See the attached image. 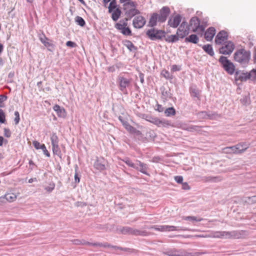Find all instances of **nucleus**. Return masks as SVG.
Listing matches in <instances>:
<instances>
[{"instance_id": "nucleus-1", "label": "nucleus", "mask_w": 256, "mask_h": 256, "mask_svg": "<svg viewBox=\"0 0 256 256\" xmlns=\"http://www.w3.org/2000/svg\"><path fill=\"white\" fill-rule=\"evenodd\" d=\"M235 61L241 64H246L248 63L250 58V52L244 48L237 50L234 54Z\"/></svg>"}, {"instance_id": "nucleus-2", "label": "nucleus", "mask_w": 256, "mask_h": 256, "mask_svg": "<svg viewBox=\"0 0 256 256\" xmlns=\"http://www.w3.org/2000/svg\"><path fill=\"white\" fill-rule=\"evenodd\" d=\"M136 6L137 4L136 2H132L130 4L122 5L125 15L126 16L125 18L126 21H128L134 16L140 13V12L136 8Z\"/></svg>"}, {"instance_id": "nucleus-3", "label": "nucleus", "mask_w": 256, "mask_h": 256, "mask_svg": "<svg viewBox=\"0 0 256 256\" xmlns=\"http://www.w3.org/2000/svg\"><path fill=\"white\" fill-rule=\"evenodd\" d=\"M146 35L150 40H161L162 38L165 37L166 32L163 30L152 28L146 31Z\"/></svg>"}, {"instance_id": "nucleus-4", "label": "nucleus", "mask_w": 256, "mask_h": 256, "mask_svg": "<svg viewBox=\"0 0 256 256\" xmlns=\"http://www.w3.org/2000/svg\"><path fill=\"white\" fill-rule=\"evenodd\" d=\"M219 62L222 65L224 69L230 74H232L235 70V66L233 63L228 60L226 57L220 56Z\"/></svg>"}, {"instance_id": "nucleus-5", "label": "nucleus", "mask_w": 256, "mask_h": 256, "mask_svg": "<svg viewBox=\"0 0 256 256\" xmlns=\"http://www.w3.org/2000/svg\"><path fill=\"white\" fill-rule=\"evenodd\" d=\"M194 32L202 34L205 29L203 25L200 24V20L197 17H192L190 22V26Z\"/></svg>"}, {"instance_id": "nucleus-6", "label": "nucleus", "mask_w": 256, "mask_h": 256, "mask_svg": "<svg viewBox=\"0 0 256 256\" xmlns=\"http://www.w3.org/2000/svg\"><path fill=\"white\" fill-rule=\"evenodd\" d=\"M119 84V89L124 94H127L128 92L127 88L130 86L131 78H126L124 76H119L118 78Z\"/></svg>"}, {"instance_id": "nucleus-7", "label": "nucleus", "mask_w": 256, "mask_h": 256, "mask_svg": "<svg viewBox=\"0 0 256 256\" xmlns=\"http://www.w3.org/2000/svg\"><path fill=\"white\" fill-rule=\"evenodd\" d=\"M120 232L124 234H132L134 236H148V232L145 230H140L129 226L123 227L120 229Z\"/></svg>"}, {"instance_id": "nucleus-8", "label": "nucleus", "mask_w": 256, "mask_h": 256, "mask_svg": "<svg viewBox=\"0 0 256 256\" xmlns=\"http://www.w3.org/2000/svg\"><path fill=\"white\" fill-rule=\"evenodd\" d=\"M94 168L100 172L106 170L110 167L108 161L102 157H96V160L94 164Z\"/></svg>"}, {"instance_id": "nucleus-9", "label": "nucleus", "mask_w": 256, "mask_h": 256, "mask_svg": "<svg viewBox=\"0 0 256 256\" xmlns=\"http://www.w3.org/2000/svg\"><path fill=\"white\" fill-rule=\"evenodd\" d=\"M84 244H88V246H99V247H104V248H110L112 250H114V251H117L118 250H122L126 252L128 250V248H124L122 247L116 246H112L108 242L105 243H100V242H95V243H91L90 242H86L84 243Z\"/></svg>"}, {"instance_id": "nucleus-10", "label": "nucleus", "mask_w": 256, "mask_h": 256, "mask_svg": "<svg viewBox=\"0 0 256 256\" xmlns=\"http://www.w3.org/2000/svg\"><path fill=\"white\" fill-rule=\"evenodd\" d=\"M127 25L126 21L120 20L119 22L115 24V28L124 35L130 36L132 35V32L130 28L127 26Z\"/></svg>"}, {"instance_id": "nucleus-11", "label": "nucleus", "mask_w": 256, "mask_h": 256, "mask_svg": "<svg viewBox=\"0 0 256 256\" xmlns=\"http://www.w3.org/2000/svg\"><path fill=\"white\" fill-rule=\"evenodd\" d=\"M234 48V44L230 40L226 41L219 49L220 53L223 54H230Z\"/></svg>"}, {"instance_id": "nucleus-12", "label": "nucleus", "mask_w": 256, "mask_h": 256, "mask_svg": "<svg viewBox=\"0 0 256 256\" xmlns=\"http://www.w3.org/2000/svg\"><path fill=\"white\" fill-rule=\"evenodd\" d=\"M190 28L188 23L183 21L176 31V34L181 38H184L189 33Z\"/></svg>"}, {"instance_id": "nucleus-13", "label": "nucleus", "mask_w": 256, "mask_h": 256, "mask_svg": "<svg viewBox=\"0 0 256 256\" xmlns=\"http://www.w3.org/2000/svg\"><path fill=\"white\" fill-rule=\"evenodd\" d=\"M178 227L174 226H168V225H162V226H153L150 228L154 229L157 231L160 232H171L179 230L178 229Z\"/></svg>"}, {"instance_id": "nucleus-14", "label": "nucleus", "mask_w": 256, "mask_h": 256, "mask_svg": "<svg viewBox=\"0 0 256 256\" xmlns=\"http://www.w3.org/2000/svg\"><path fill=\"white\" fill-rule=\"evenodd\" d=\"M149 122L158 127H167L172 126L170 121L164 119H160L158 118H152V120H149Z\"/></svg>"}, {"instance_id": "nucleus-15", "label": "nucleus", "mask_w": 256, "mask_h": 256, "mask_svg": "<svg viewBox=\"0 0 256 256\" xmlns=\"http://www.w3.org/2000/svg\"><path fill=\"white\" fill-rule=\"evenodd\" d=\"M170 13V8L168 6H164L160 10L158 14V22H164Z\"/></svg>"}, {"instance_id": "nucleus-16", "label": "nucleus", "mask_w": 256, "mask_h": 256, "mask_svg": "<svg viewBox=\"0 0 256 256\" xmlns=\"http://www.w3.org/2000/svg\"><path fill=\"white\" fill-rule=\"evenodd\" d=\"M182 21V16L180 14H176L171 17L168 20V25L173 28H177Z\"/></svg>"}, {"instance_id": "nucleus-17", "label": "nucleus", "mask_w": 256, "mask_h": 256, "mask_svg": "<svg viewBox=\"0 0 256 256\" xmlns=\"http://www.w3.org/2000/svg\"><path fill=\"white\" fill-rule=\"evenodd\" d=\"M145 18L141 16H138L134 18L132 21L133 26L136 28H142L146 24Z\"/></svg>"}, {"instance_id": "nucleus-18", "label": "nucleus", "mask_w": 256, "mask_h": 256, "mask_svg": "<svg viewBox=\"0 0 256 256\" xmlns=\"http://www.w3.org/2000/svg\"><path fill=\"white\" fill-rule=\"evenodd\" d=\"M228 33L224 30H221L216 36L215 42L218 44H222L223 42L228 40Z\"/></svg>"}, {"instance_id": "nucleus-19", "label": "nucleus", "mask_w": 256, "mask_h": 256, "mask_svg": "<svg viewBox=\"0 0 256 256\" xmlns=\"http://www.w3.org/2000/svg\"><path fill=\"white\" fill-rule=\"evenodd\" d=\"M230 238H242L247 236V232L244 230L231 231Z\"/></svg>"}, {"instance_id": "nucleus-20", "label": "nucleus", "mask_w": 256, "mask_h": 256, "mask_svg": "<svg viewBox=\"0 0 256 256\" xmlns=\"http://www.w3.org/2000/svg\"><path fill=\"white\" fill-rule=\"evenodd\" d=\"M235 148L236 151V154H240L244 152L248 147L249 144L246 142L239 143L234 146Z\"/></svg>"}, {"instance_id": "nucleus-21", "label": "nucleus", "mask_w": 256, "mask_h": 256, "mask_svg": "<svg viewBox=\"0 0 256 256\" xmlns=\"http://www.w3.org/2000/svg\"><path fill=\"white\" fill-rule=\"evenodd\" d=\"M216 34V29L214 27L209 28L204 34V38L208 41H210L212 40Z\"/></svg>"}, {"instance_id": "nucleus-22", "label": "nucleus", "mask_w": 256, "mask_h": 256, "mask_svg": "<svg viewBox=\"0 0 256 256\" xmlns=\"http://www.w3.org/2000/svg\"><path fill=\"white\" fill-rule=\"evenodd\" d=\"M231 232H216L213 237L216 238H230Z\"/></svg>"}, {"instance_id": "nucleus-23", "label": "nucleus", "mask_w": 256, "mask_h": 256, "mask_svg": "<svg viewBox=\"0 0 256 256\" xmlns=\"http://www.w3.org/2000/svg\"><path fill=\"white\" fill-rule=\"evenodd\" d=\"M53 109L56 112L58 117L64 118L66 116V112L64 108L60 107L59 105H54Z\"/></svg>"}, {"instance_id": "nucleus-24", "label": "nucleus", "mask_w": 256, "mask_h": 256, "mask_svg": "<svg viewBox=\"0 0 256 256\" xmlns=\"http://www.w3.org/2000/svg\"><path fill=\"white\" fill-rule=\"evenodd\" d=\"M5 199L8 202H13L16 199V196L14 193H8L4 196L0 198L1 202H4V200Z\"/></svg>"}, {"instance_id": "nucleus-25", "label": "nucleus", "mask_w": 256, "mask_h": 256, "mask_svg": "<svg viewBox=\"0 0 256 256\" xmlns=\"http://www.w3.org/2000/svg\"><path fill=\"white\" fill-rule=\"evenodd\" d=\"M164 254L168 256H191L192 255V254L190 253L182 254V252L176 250H170L166 252H164Z\"/></svg>"}, {"instance_id": "nucleus-26", "label": "nucleus", "mask_w": 256, "mask_h": 256, "mask_svg": "<svg viewBox=\"0 0 256 256\" xmlns=\"http://www.w3.org/2000/svg\"><path fill=\"white\" fill-rule=\"evenodd\" d=\"M222 180V178L220 176H204L203 178V180L205 182H220Z\"/></svg>"}, {"instance_id": "nucleus-27", "label": "nucleus", "mask_w": 256, "mask_h": 256, "mask_svg": "<svg viewBox=\"0 0 256 256\" xmlns=\"http://www.w3.org/2000/svg\"><path fill=\"white\" fill-rule=\"evenodd\" d=\"M158 14L157 13H154L149 20L148 26L154 27L157 24V21L158 20Z\"/></svg>"}, {"instance_id": "nucleus-28", "label": "nucleus", "mask_w": 256, "mask_h": 256, "mask_svg": "<svg viewBox=\"0 0 256 256\" xmlns=\"http://www.w3.org/2000/svg\"><path fill=\"white\" fill-rule=\"evenodd\" d=\"M237 80H240L242 82H246L248 80H250V77L248 76V72H242L238 74V72L236 74Z\"/></svg>"}, {"instance_id": "nucleus-29", "label": "nucleus", "mask_w": 256, "mask_h": 256, "mask_svg": "<svg viewBox=\"0 0 256 256\" xmlns=\"http://www.w3.org/2000/svg\"><path fill=\"white\" fill-rule=\"evenodd\" d=\"M136 162L137 164H138V169L136 170L140 171L141 172L144 174H148V173L146 172V170L148 168L146 164L140 162L139 160H136Z\"/></svg>"}, {"instance_id": "nucleus-30", "label": "nucleus", "mask_w": 256, "mask_h": 256, "mask_svg": "<svg viewBox=\"0 0 256 256\" xmlns=\"http://www.w3.org/2000/svg\"><path fill=\"white\" fill-rule=\"evenodd\" d=\"M179 36L176 34L168 36L165 38V41L168 43H173L178 41L179 40Z\"/></svg>"}, {"instance_id": "nucleus-31", "label": "nucleus", "mask_w": 256, "mask_h": 256, "mask_svg": "<svg viewBox=\"0 0 256 256\" xmlns=\"http://www.w3.org/2000/svg\"><path fill=\"white\" fill-rule=\"evenodd\" d=\"M162 92V98L165 100H167L172 97V94L170 92V90H166L164 88L162 87L160 88Z\"/></svg>"}, {"instance_id": "nucleus-32", "label": "nucleus", "mask_w": 256, "mask_h": 256, "mask_svg": "<svg viewBox=\"0 0 256 256\" xmlns=\"http://www.w3.org/2000/svg\"><path fill=\"white\" fill-rule=\"evenodd\" d=\"M202 49L210 56H213L214 54L212 46L209 44L202 46Z\"/></svg>"}, {"instance_id": "nucleus-33", "label": "nucleus", "mask_w": 256, "mask_h": 256, "mask_svg": "<svg viewBox=\"0 0 256 256\" xmlns=\"http://www.w3.org/2000/svg\"><path fill=\"white\" fill-rule=\"evenodd\" d=\"M182 220H190L192 222H201L203 220L202 218H198L195 216H183L182 218Z\"/></svg>"}, {"instance_id": "nucleus-34", "label": "nucleus", "mask_w": 256, "mask_h": 256, "mask_svg": "<svg viewBox=\"0 0 256 256\" xmlns=\"http://www.w3.org/2000/svg\"><path fill=\"white\" fill-rule=\"evenodd\" d=\"M186 42H190L193 44H197L198 41V38L196 34H191L185 39Z\"/></svg>"}, {"instance_id": "nucleus-35", "label": "nucleus", "mask_w": 256, "mask_h": 256, "mask_svg": "<svg viewBox=\"0 0 256 256\" xmlns=\"http://www.w3.org/2000/svg\"><path fill=\"white\" fill-rule=\"evenodd\" d=\"M124 44L130 52H135L137 50V48L130 40H126Z\"/></svg>"}, {"instance_id": "nucleus-36", "label": "nucleus", "mask_w": 256, "mask_h": 256, "mask_svg": "<svg viewBox=\"0 0 256 256\" xmlns=\"http://www.w3.org/2000/svg\"><path fill=\"white\" fill-rule=\"evenodd\" d=\"M198 116L200 118H212V116L211 114H208L205 111L200 112L197 114Z\"/></svg>"}, {"instance_id": "nucleus-37", "label": "nucleus", "mask_w": 256, "mask_h": 256, "mask_svg": "<svg viewBox=\"0 0 256 256\" xmlns=\"http://www.w3.org/2000/svg\"><path fill=\"white\" fill-rule=\"evenodd\" d=\"M50 140L52 146H58V139L56 133H52L50 135Z\"/></svg>"}, {"instance_id": "nucleus-38", "label": "nucleus", "mask_w": 256, "mask_h": 256, "mask_svg": "<svg viewBox=\"0 0 256 256\" xmlns=\"http://www.w3.org/2000/svg\"><path fill=\"white\" fill-rule=\"evenodd\" d=\"M123 161L130 167L132 168L135 169H138V164H134L132 161L128 158H126L123 160Z\"/></svg>"}, {"instance_id": "nucleus-39", "label": "nucleus", "mask_w": 256, "mask_h": 256, "mask_svg": "<svg viewBox=\"0 0 256 256\" xmlns=\"http://www.w3.org/2000/svg\"><path fill=\"white\" fill-rule=\"evenodd\" d=\"M201 127L198 126H187L186 128H184V130L190 132H200Z\"/></svg>"}, {"instance_id": "nucleus-40", "label": "nucleus", "mask_w": 256, "mask_h": 256, "mask_svg": "<svg viewBox=\"0 0 256 256\" xmlns=\"http://www.w3.org/2000/svg\"><path fill=\"white\" fill-rule=\"evenodd\" d=\"M121 11L119 8H116L112 12V18L114 21H116L120 18Z\"/></svg>"}, {"instance_id": "nucleus-41", "label": "nucleus", "mask_w": 256, "mask_h": 256, "mask_svg": "<svg viewBox=\"0 0 256 256\" xmlns=\"http://www.w3.org/2000/svg\"><path fill=\"white\" fill-rule=\"evenodd\" d=\"M166 116H170L176 114V110L173 107L168 108L164 110Z\"/></svg>"}, {"instance_id": "nucleus-42", "label": "nucleus", "mask_w": 256, "mask_h": 256, "mask_svg": "<svg viewBox=\"0 0 256 256\" xmlns=\"http://www.w3.org/2000/svg\"><path fill=\"white\" fill-rule=\"evenodd\" d=\"M128 132L132 134H134L137 135H140L142 134L141 132L136 130V128L132 126L131 125H130L126 129Z\"/></svg>"}, {"instance_id": "nucleus-43", "label": "nucleus", "mask_w": 256, "mask_h": 256, "mask_svg": "<svg viewBox=\"0 0 256 256\" xmlns=\"http://www.w3.org/2000/svg\"><path fill=\"white\" fill-rule=\"evenodd\" d=\"M235 148L234 146H232L226 147L224 148V152L226 154H236V150L234 148Z\"/></svg>"}, {"instance_id": "nucleus-44", "label": "nucleus", "mask_w": 256, "mask_h": 256, "mask_svg": "<svg viewBox=\"0 0 256 256\" xmlns=\"http://www.w3.org/2000/svg\"><path fill=\"white\" fill-rule=\"evenodd\" d=\"M55 184L54 182H50L48 186H44V190L50 193L54 189Z\"/></svg>"}, {"instance_id": "nucleus-45", "label": "nucleus", "mask_w": 256, "mask_h": 256, "mask_svg": "<svg viewBox=\"0 0 256 256\" xmlns=\"http://www.w3.org/2000/svg\"><path fill=\"white\" fill-rule=\"evenodd\" d=\"M52 150L54 154H56L62 158L61 151L58 146H52Z\"/></svg>"}, {"instance_id": "nucleus-46", "label": "nucleus", "mask_w": 256, "mask_h": 256, "mask_svg": "<svg viewBox=\"0 0 256 256\" xmlns=\"http://www.w3.org/2000/svg\"><path fill=\"white\" fill-rule=\"evenodd\" d=\"M76 22L80 26H84L86 24L84 20L82 17L77 16L75 18Z\"/></svg>"}, {"instance_id": "nucleus-47", "label": "nucleus", "mask_w": 256, "mask_h": 256, "mask_svg": "<svg viewBox=\"0 0 256 256\" xmlns=\"http://www.w3.org/2000/svg\"><path fill=\"white\" fill-rule=\"evenodd\" d=\"M248 73L250 80H256V70L253 69Z\"/></svg>"}, {"instance_id": "nucleus-48", "label": "nucleus", "mask_w": 256, "mask_h": 256, "mask_svg": "<svg viewBox=\"0 0 256 256\" xmlns=\"http://www.w3.org/2000/svg\"><path fill=\"white\" fill-rule=\"evenodd\" d=\"M191 96L194 98H198L199 96V92L198 90L195 88H191L190 90Z\"/></svg>"}, {"instance_id": "nucleus-49", "label": "nucleus", "mask_w": 256, "mask_h": 256, "mask_svg": "<svg viewBox=\"0 0 256 256\" xmlns=\"http://www.w3.org/2000/svg\"><path fill=\"white\" fill-rule=\"evenodd\" d=\"M44 46L48 48V50L50 51H52L54 48V45L48 42V41H46L45 44H44Z\"/></svg>"}, {"instance_id": "nucleus-50", "label": "nucleus", "mask_w": 256, "mask_h": 256, "mask_svg": "<svg viewBox=\"0 0 256 256\" xmlns=\"http://www.w3.org/2000/svg\"><path fill=\"white\" fill-rule=\"evenodd\" d=\"M5 114L2 110L0 109V122L4 123L5 122Z\"/></svg>"}, {"instance_id": "nucleus-51", "label": "nucleus", "mask_w": 256, "mask_h": 256, "mask_svg": "<svg viewBox=\"0 0 256 256\" xmlns=\"http://www.w3.org/2000/svg\"><path fill=\"white\" fill-rule=\"evenodd\" d=\"M78 170V166H77L75 167L76 172L74 174V180L76 183H79L80 181V178L79 177L78 174L77 172V170Z\"/></svg>"}, {"instance_id": "nucleus-52", "label": "nucleus", "mask_w": 256, "mask_h": 256, "mask_svg": "<svg viewBox=\"0 0 256 256\" xmlns=\"http://www.w3.org/2000/svg\"><path fill=\"white\" fill-rule=\"evenodd\" d=\"M14 116H15V118L14 119V123L16 124H18L19 123L20 120V114H19L18 112L16 111L14 112Z\"/></svg>"}, {"instance_id": "nucleus-53", "label": "nucleus", "mask_w": 256, "mask_h": 256, "mask_svg": "<svg viewBox=\"0 0 256 256\" xmlns=\"http://www.w3.org/2000/svg\"><path fill=\"white\" fill-rule=\"evenodd\" d=\"M41 150H42L44 154L48 157L50 156V154L48 150H46V147L44 144H42V146Z\"/></svg>"}, {"instance_id": "nucleus-54", "label": "nucleus", "mask_w": 256, "mask_h": 256, "mask_svg": "<svg viewBox=\"0 0 256 256\" xmlns=\"http://www.w3.org/2000/svg\"><path fill=\"white\" fill-rule=\"evenodd\" d=\"M40 42L44 44L46 42V41H48L49 40L45 36L44 34L40 36Z\"/></svg>"}, {"instance_id": "nucleus-55", "label": "nucleus", "mask_w": 256, "mask_h": 256, "mask_svg": "<svg viewBox=\"0 0 256 256\" xmlns=\"http://www.w3.org/2000/svg\"><path fill=\"white\" fill-rule=\"evenodd\" d=\"M32 144L34 147L37 150L41 149L42 146V144H41L38 142L36 140L34 141Z\"/></svg>"}, {"instance_id": "nucleus-56", "label": "nucleus", "mask_w": 256, "mask_h": 256, "mask_svg": "<svg viewBox=\"0 0 256 256\" xmlns=\"http://www.w3.org/2000/svg\"><path fill=\"white\" fill-rule=\"evenodd\" d=\"M174 180L178 184H182L183 182V177L180 176H174Z\"/></svg>"}, {"instance_id": "nucleus-57", "label": "nucleus", "mask_w": 256, "mask_h": 256, "mask_svg": "<svg viewBox=\"0 0 256 256\" xmlns=\"http://www.w3.org/2000/svg\"><path fill=\"white\" fill-rule=\"evenodd\" d=\"M74 242V244H84V245H85L84 244V242H86L84 240H74L73 241Z\"/></svg>"}, {"instance_id": "nucleus-58", "label": "nucleus", "mask_w": 256, "mask_h": 256, "mask_svg": "<svg viewBox=\"0 0 256 256\" xmlns=\"http://www.w3.org/2000/svg\"><path fill=\"white\" fill-rule=\"evenodd\" d=\"M116 8V5L112 2H110L108 6V12H112V10Z\"/></svg>"}, {"instance_id": "nucleus-59", "label": "nucleus", "mask_w": 256, "mask_h": 256, "mask_svg": "<svg viewBox=\"0 0 256 256\" xmlns=\"http://www.w3.org/2000/svg\"><path fill=\"white\" fill-rule=\"evenodd\" d=\"M7 99V96L4 95H0V107L2 106V103L6 101Z\"/></svg>"}, {"instance_id": "nucleus-60", "label": "nucleus", "mask_w": 256, "mask_h": 256, "mask_svg": "<svg viewBox=\"0 0 256 256\" xmlns=\"http://www.w3.org/2000/svg\"><path fill=\"white\" fill-rule=\"evenodd\" d=\"M246 202H256V196H253L252 197H248V200H246Z\"/></svg>"}, {"instance_id": "nucleus-61", "label": "nucleus", "mask_w": 256, "mask_h": 256, "mask_svg": "<svg viewBox=\"0 0 256 256\" xmlns=\"http://www.w3.org/2000/svg\"><path fill=\"white\" fill-rule=\"evenodd\" d=\"M156 110L158 111V112H162L164 111V108H163V106L160 105V104H157L156 106Z\"/></svg>"}, {"instance_id": "nucleus-62", "label": "nucleus", "mask_w": 256, "mask_h": 256, "mask_svg": "<svg viewBox=\"0 0 256 256\" xmlns=\"http://www.w3.org/2000/svg\"><path fill=\"white\" fill-rule=\"evenodd\" d=\"M182 184L183 190H188L190 189V187L187 182H182Z\"/></svg>"}, {"instance_id": "nucleus-63", "label": "nucleus", "mask_w": 256, "mask_h": 256, "mask_svg": "<svg viewBox=\"0 0 256 256\" xmlns=\"http://www.w3.org/2000/svg\"><path fill=\"white\" fill-rule=\"evenodd\" d=\"M4 136H6L7 138H9L10 136L11 132H10V130L7 129V128H4Z\"/></svg>"}, {"instance_id": "nucleus-64", "label": "nucleus", "mask_w": 256, "mask_h": 256, "mask_svg": "<svg viewBox=\"0 0 256 256\" xmlns=\"http://www.w3.org/2000/svg\"><path fill=\"white\" fill-rule=\"evenodd\" d=\"M66 46L70 48H74L76 46V44L72 41H68L66 42Z\"/></svg>"}]
</instances>
